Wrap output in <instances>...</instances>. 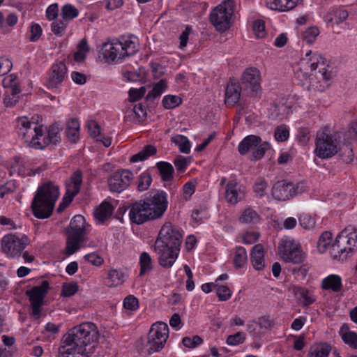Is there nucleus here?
Wrapping results in <instances>:
<instances>
[{"label":"nucleus","mask_w":357,"mask_h":357,"mask_svg":"<svg viewBox=\"0 0 357 357\" xmlns=\"http://www.w3.org/2000/svg\"><path fill=\"white\" fill-rule=\"evenodd\" d=\"M98 332L94 324L82 323L71 328L65 334L58 349V357H89L91 354L88 347L98 339Z\"/></svg>","instance_id":"f257e3e1"},{"label":"nucleus","mask_w":357,"mask_h":357,"mask_svg":"<svg viewBox=\"0 0 357 357\" xmlns=\"http://www.w3.org/2000/svg\"><path fill=\"white\" fill-rule=\"evenodd\" d=\"M311 53V51L307 52L305 56H309ZM298 66L295 77L302 86L314 91H323L328 87L326 82L332 78L333 73L321 56L314 54L309 59L302 58Z\"/></svg>","instance_id":"f03ea898"},{"label":"nucleus","mask_w":357,"mask_h":357,"mask_svg":"<svg viewBox=\"0 0 357 357\" xmlns=\"http://www.w3.org/2000/svg\"><path fill=\"white\" fill-rule=\"evenodd\" d=\"M168 206L167 195L164 191L130 204L126 211L131 223L142 225L161 218Z\"/></svg>","instance_id":"7ed1b4c3"},{"label":"nucleus","mask_w":357,"mask_h":357,"mask_svg":"<svg viewBox=\"0 0 357 357\" xmlns=\"http://www.w3.org/2000/svg\"><path fill=\"white\" fill-rule=\"evenodd\" d=\"M19 135L29 147L36 149H43L50 144H56L60 142V128L55 124L50 126L44 135L43 125L30 121L27 117L17 119Z\"/></svg>","instance_id":"20e7f679"},{"label":"nucleus","mask_w":357,"mask_h":357,"mask_svg":"<svg viewBox=\"0 0 357 357\" xmlns=\"http://www.w3.org/2000/svg\"><path fill=\"white\" fill-rule=\"evenodd\" d=\"M182 235L170 222H166L155 240L154 250L158 255L159 264L166 268L172 266L180 250Z\"/></svg>","instance_id":"39448f33"},{"label":"nucleus","mask_w":357,"mask_h":357,"mask_svg":"<svg viewBox=\"0 0 357 357\" xmlns=\"http://www.w3.org/2000/svg\"><path fill=\"white\" fill-rule=\"evenodd\" d=\"M59 196V187L50 181L38 187L31 202L33 215L38 219L50 218Z\"/></svg>","instance_id":"423d86ee"},{"label":"nucleus","mask_w":357,"mask_h":357,"mask_svg":"<svg viewBox=\"0 0 357 357\" xmlns=\"http://www.w3.org/2000/svg\"><path fill=\"white\" fill-rule=\"evenodd\" d=\"M102 54L107 60L114 61L132 56L138 51V39L136 37L121 38L112 43L103 44Z\"/></svg>","instance_id":"0eeeda50"},{"label":"nucleus","mask_w":357,"mask_h":357,"mask_svg":"<svg viewBox=\"0 0 357 357\" xmlns=\"http://www.w3.org/2000/svg\"><path fill=\"white\" fill-rule=\"evenodd\" d=\"M86 221L81 215H75L67 229V239L64 253L70 256L79 250L81 244L85 242Z\"/></svg>","instance_id":"6e6552de"},{"label":"nucleus","mask_w":357,"mask_h":357,"mask_svg":"<svg viewBox=\"0 0 357 357\" xmlns=\"http://www.w3.org/2000/svg\"><path fill=\"white\" fill-rule=\"evenodd\" d=\"M234 1L227 0L211 11L210 22L217 31L224 32L230 28L231 18L234 14Z\"/></svg>","instance_id":"1a4fd4ad"},{"label":"nucleus","mask_w":357,"mask_h":357,"mask_svg":"<svg viewBox=\"0 0 357 357\" xmlns=\"http://www.w3.org/2000/svg\"><path fill=\"white\" fill-rule=\"evenodd\" d=\"M168 337L169 328L166 323L160 321L153 324L148 333V353L151 354L163 349Z\"/></svg>","instance_id":"9d476101"},{"label":"nucleus","mask_w":357,"mask_h":357,"mask_svg":"<svg viewBox=\"0 0 357 357\" xmlns=\"http://www.w3.org/2000/svg\"><path fill=\"white\" fill-rule=\"evenodd\" d=\"M49 288L48 281L43 280L40 285L35 286L26 291V295L29 297L32 310L31 315L36 319L40 317L41 307L44 303V298L48 292Z\"/></svg>","instance_id":"9b49d317"},{"label":"nucleus","mask_w":357,"mask_h":357,"mask_svg":"<svg viewBox=\"0 0 357 357\" xmlns=\"http://www.w3.org/2000/svg\"><path fill=\"white\" fill-rule=\"evenodd\" d=\"M338 142L332 135L318 133L316 139V155L321 158H328L338 151Z\"/></svg>","instance_id":"f8f14e48"},{"label":"nucleus","mask_w":357,"mask_h":357,"mask_svg":"<svg viewBox=\"0 0 357 357\" xmlns=\"http://www.w3.org/2000/svg\"><path fill=\"white\" fill-rule=\"evenodd\" d=\"M261 73L259 70L255 67L246 68L241 77V85L243 88V92L247 96H254L261 89Z\"/></svg>","instance_id":"ddd939ff"},{"label":"nucleus","mask_w":357,"mask_h":357,"mask_svg":"<svg viewBox=\"0 0 357 357\" xmlns=\"http://www.w3.org/2000/svg\"><path fill=\"white\" fill-rule=\"evenodd\" d=\"M281 258L285 262L301 264L305 259V253L301 245L294 241H284L278 246Z\"/></svg>","instance_id":"4468645a"},{"label":"nucleus","mask_w":357,"mask_h":357,"mask_svg":"<svg viewBox=\"0 0 357 357\" xmlns=\"http://www.w3.org/2000/svg\"><path fill=\"white\" fill-rule=\"evenodd\" d=\"M29 243V238L25 235L19 237L15 234H8L1 240L2 251L11 257L20 256Z\"/></svg>","instance_id":"2eb2a0df"},{"label":"nucleus","mask_w":357,"mask_h":357,"mask_svg":"<svg viewBox=\"0 0 357 357\" xmlns=\"http://www.w3.org/2000/svg\"><path fill=\"white\" fill-rule=\"evenodd\" d=\"M134 176L128 169H120L113 172L107 180L109 189L113 192H121L130 184Z\"/></svg>","instance_id":"dca6fc26"},{"label":"nucleus","mask_w":357,"mask_h":357,"mask_svg":"<svg viewBox=\"0 0 357 357\" xmlns=\"http://www.w3.org/2000/svg\"><path fill=\"white\" fill-rule=\"evenodd\" d=\"M67 74V67L64 62L59 61L51 67L46 86L48 89H57L64 80Z\"/></svg>","instance_id":"f3484780"},{"label":"nucleus","mask_w":357,"mask_h":357,"mask_svg":"<svg viewBox=\"0 0 357 357\" xmlns=\"http://www.w3.org/2000/svg\"><path fill=\"white\" fill-rule=\"evenodd\" d=\"M346 233L347 231H342L332 244L331 255L334 259L343 260L347 258L349 253L354 251L353 247L349 245V242L347 241Z\"/></svg>","instance_id":"a211bd4d"},{"label":"nucleus","mask_w":357,"mask_h":357,"mask_svg":"<svg viewBox=\"0 0 357 357\" xmlns=\"http://www.w3.org/2000/svg\"><path fill=\"white\" fill-rule=\"evenodd\" d=\"M82 183V173L80 170L75 171L66 181V192L63 197V201L68 206L74 197L79 193Z\"/></svg>","instance_id":"6ab92c4d"},{"label":"nucleus","mask_w":357,"mask_h":357,"mask_svg":"<svg viewBox=\"0 0 357 357\" xmlns=\"http://www.w3.org/2000/svg\"><path fill=\"white\" fill-rule=\"evenodd\" d=\"M297 193L294 184L284 181H278L272 188V195L278 200L284 201L293 197Z\"/></svg>","instance_id":"aec40b11"},{"label":"nucleus","mask_w":357,"mask_h":357,"mask_svg":"<svg viewBox=\"0 0 357 357\" xmlns=\"http://www.w3.org/2000/svg\"><path fill=\"white\" fill-rule=\"evenodd\" d=\"M244 197L243 192L238 190V183L236 181H229L225 186V198L231 204H236Z\"/></svg>","instance_id":"412c9836"},{"label":"nucleus","mask_w":357,"mask_h":357,"mask_svg":"<svg viewBox=\"0 0 357 357\" xmlns=\"http://www.w3.org/2000/svg\"><path fill=\"white\" fill-rule=\"evenodd\" d=\"M241 91L243 88L240 84L229 82L225 91V104L231 106L236 105L240 99Z\"/></svg>","instance_id":"4be33fe9"},{"label":"nucleus","mask_w":357,"mask_h":357,"mask_svg":"<svg viewBox=\"0 0 357 357\" xmlns=\"http://www.w3.org/2000/svg\"><path fill=\"white\" fill-rule=\"evenodd\" d=\"M292 292L304 307L310 306L316 301L314 295L305 287L294 286Z\"/></svg>","instance_id":"5701e85b"},{"label":"nucleus","mask_w":357,"mask_h":357,"mask_svg":"<svg viewBox=\"0 0 357 357\" xmlns=\"http://www.w3.org/2000/svg\"><path fill=\"white\" fill-rule=\"evenodd\" d=\"M250 261L256 270L260 271L265 267L264 250L261 244H257L252 248Z\"/></svg>","instance_id":"b1692460"},{"label":"nucleus","mask_w":357,"mask_h":357,"mask_svg":"<svg viewBox=\"0 0 357 357\" xmlns=\"http://www.w3.org/2000/svg\"><path fill=\"white\" fill-rule=\"evenodd\" d=\"M321 287L324 290L339 292L342 289V278L338 275H329L322 280Z\"/></svg>","instance_id":"393cba45"},{"label":"nucleus","mask_w":357,"mask_h":357,"mask_svg":"<svg viewBox=\"0 0 357 357\" xmlns=\"http://www.w3.org/2000/svg\"><path fill=\"white\" fill-rule=\"evenodd\" d=\"M261 138L259 136L250 135L245 137L238 144V150L241 155H245L250 150L252 151L257 146V144L261 142Z\"/></svg>","instance_id":"a878e982"},{"label":"nucleus","mask_w":357,"mask_h":357,"mask_svg":"<svg viewBox=\"0 0 357 357\" xmlns=\"http://www.w3.org/2000/svg\"><path fill=\"white\" fill-rule=\"evenodd\" d=\"M349 13L347 10L340 8H334L327 13L325 20L327 23L339 24L346 20Z\"/></svg>","instance_id":"bb28decb"},{"label":"nucleus","mask_w":357,"mask_h":357,"mask_svg":"<svg viewBox=\"0 0 357 357\" xmlns=\"http://www.w3.org/2000/svg\"><path fill=\"white\" fill-rule=\"evenodd\" d=\"M79 122L77 119H71L67 122L66 135L70 142H77L79 137Z\"/></svg>","instance_id":"cd10ccee"},{"label":"nucleus","mask_w":357,"mask_h":357,"mask_svg":"<svg viewBox=\"0 0 357 357\" xmlns=\"http://www.w3.org/2000/svg\"><path fill=\"white\" fill-rule=\"evenodd\" d=\"M331 345L327 342H320L312 345L309 351V357H328Z\"/></svg>","instance_id":"c85d7f7f"},{"label":"nucleus","mask_w":357,"mask_h":357,"mask_svg":"<svg viewBox=\"0 0 357 357\" xmlns=\"http://www.w3.org/2000/svg\"><path fill=\"white\" fill-rule=\"evenodd\" d=\"M114 211L112 205L109 202H104L94 211V216L96 220L103 222L109 218Z\"/></svg>","instance_id":"c756f323"},{"label":"nucleus","mask_w":357,"mask_h":357,"mask_svg":"<svg viewBox=\"0 0 357 357\" xmlns=\"http://www.w3.org/2000/svg\"><path fill=\"white\" fill-rule=\"evenodd\" d=\"M299 0H271L268 3L270 8L280 11H288L294 8Z\"/></svg>","instance_id":"7c9ffc66"},{"label":"nucleus","mask_w":357,"mask_h":357,"mask_svg":"<svg viewBox=\"0 0 357 357\" xmlns=\"http://www.w3.org/2000/svg\"><path fill=\"white\" fill-rule=\"evenodd\" d=\"M161 178L164 181H169L173 179L174 169L173 166L167 162H158L156 163Z\"/></svg>","instance_id":"2f4dec72"},{"label":"nucleus","mask_w":357,"mask_h":357,"mask_svg":"<svg viewBox=\"0 0 357 357\" xmlns=\"http://www.w3.org/2000/svg\"><path fill=\"white\" fill-rule=\"evenodd\" d=\"M157 153L155 146L151 144H147L144 146L142 149L137 153L133 155L130 161L131 162H135L137 161H143L149 158L151 155H154Z\"/></svg>","instance_id":"473e14b6"},{"label":"nucleus","mask_w":357,"mask_h":357,"mask_svg":"<svg viewBox=\"0 0 357 357\" xmlns=\"http://www.w3.org/2000/svg\"><path fill=\"white\" fill-rule=\"evenodd\" d=\"M21 88L5 90L3 93V104L7 107H14L20 99Z\"/></svg>","instance_id":"72a5a7b5"},{"label":"nucleus","mask_w":357,"mask_h":357,"mask_svg":"<svg viewBox=\"0 0 357 357\" xmlns=\"http://www.w3.org/2000/svg\"><path fill=\"white\" fill-rule=\"evenodd\" d=\"M124 282V273L116 269L111 270L108 273V277L105 284L112 287L123 284Z\"/></svg>","instance_id":"f704fd0d"},{"label":"nucleus","mask_w":357,"mask_h":357,"mask_svg":"<svg viewBox=\"0 0 357 357\" xmlns=\"http://www.w3.org/2000/svg\"><path fill=\"white\" fill-rule=\"evenodd\" d=\"M248 261V255L243 247L238 246L235 248L233 262L236 268H242Z\"/></svg>","instance_id":"c9c22d12"},{"label":"nucleus","mask_w":357,"mask_h":357,"mask_svg":"<svg viewBox=\"0 0 357 357\" xmlns=\"http://www.w3.org/2000/svg\"><path fill=\"white\" fill-rule=\"evenodd\" d=\"M239 220L245 224H255L259 220V215L252 208H246L243 212Z\"/></svg>","instance_id":"e433bc0d"},{"label":"nucleus","mask_w":357,"mask_h":357,"mask_svg":"<svg viewBox=\"0 0 357 357\" xmlns=\"http://www.w3.org/2000/svg\"><path fill=\"white\" fill-rule=\"evenodd\" d=\"M172 142L179 147L181 152L184 153H190V143L186 137L178 135L172 137Z\"/></svg>","instance_id":"4c0bfd02"},{"label":"nucleus","mask_w":357,"mask_h":357,"mask_svg":"<svg viewBox=\"0 0 357 357\" xmlns=\"http://www.w3.org/2000/svg\"><path fill=\"white\" fill-rule=\"evenodd\" d=\"M166 87L167 84L165 81L164 79L160 80L158 82L153 85L152 90L150 91L149 93L146 95V100H150L160 96L162 94V93L165 91Z\"/></svg>","instance_id":"58836bf2"},{"label":"nucleus","mask_w":357,"mask_h":357,"mask_svg":"<svg viewBox=\"0 0 357 357\" xmlns=\"http://www.w3.org/2000/svg\"><path fill=\"white\" fill-rule=\"evenodd\" d=\"M332 238V233L329 231L321 234L317 242V248L320 252L323 253L326 250L327 247L331 243Z\"/></svg>","instance_id":"ea45409f"},{"label":"nucleus","mask_w":357,"mask_h":357,"mask_svg":"<svg viewBox=\"0 0 357 357\" xmlns=\"http://www.w3.org/2000/svg\"><path fill=\"white\" fill-rule=\"evenodd\" d=\"M139 263L141 268L139 275H143L146 272L150 271L152 269V260L147 252H144L141 254Z\"/></svg>","instance_id":"a19ab883"},{"label":"nucleus","mask_w":357,"mask_h":357,"mask_svg":"<svg viewBox=\"0 0 357 357\" xmlns=\"http://www.w3.org/2000/svg\"><path fill=\"white\" fill-rule=\"evenodd\" d=\"M271 149V145L269 143L264 142H260V144H257V146L255 147L252 153V160H259L261 159L265 153Z\"/></svg>","instance_id":"79ce46f5"},{"label":"nucleus","mask_w":357,"mask_h":357,"mask_svg":"<svg viewBox=\"0 0 357 357\" xmlns=\"http://www.w3.org/2000/svg\"><path fill=\"white\" fill-rule=\"evenodd\" d=\"M152 182V178L149 172H144L138 177L137 190L144 191L149 189Z\"/></svg>","instance_id":"37998d69"},{"label":"nucleus","mask_w":357,"mask_h":357,"mask_svg":"<svg viewBox=\"0 0 357 357\" xmlns=\"http://www.w3.org/2000/svg\"><path fill=\"white\" fill-rule=\"evenodd\" d=\"M2 85L5 90L20 88V82L15 74H10L3 79Z\"/></svg>","instance_id":"c03bdc74"},{"label":"nucleus","mask_w":357,"mask_h":357,"mask_svg":"<svg viewBox=\"0 0 357 357\" xmlns=\"http://www.w3.org/2000/svg\"><path fill=\"white\" fill-rule=\"evenodd\" d=\"M342 231H347V241L349 242V245L353 247V250L357 249V229L352 226L347 227Z\"/></svg>","instance_id":"a18cd8bd"},{"label":"nucleus","mask_w":357,"mask_h":357,"mask_svg":"<svg viewBox=\"0 0 357 357\" xmlns=\"http://www.w3.org/2000/svg\"><path fill=\"white\" fill-rule=\"evenodd\" d=\"M182 102V100L177 96L167 95L162 99V105L165 109H173Z\"/></svg>","instance_id":"49530a36"},{"label":"nucleus","mask_w":357,"mask_h":357,"mask_svg":"<svg viewBox=\"0 0 357 357\" xmlns=\"http://www.w3.org/2000/svg\"><path fill=\"white\" fill-rule=\"evenodd\" d=\"M79 11L74 6L66 4L61 9V16L65 20H71L78 15Z\"/></svg>","instance_id":"de8ad7c7"},{"label":"nucleus","mask_w":357,"mask_h":357,"mask_svg":"<svg viewBox=\"0 0 357 357\" xmlns=\"http://www.w3.org/2000/svg\"><path fill=\"white\" fill-rule=\"evenodd\" d=\"M343 342L351 348L357 349V333L354 331H348L342 335Z\"/></svg>","instance_id":"09e8293b"},{"label":"nucleus","mask_w":357,"mask_h":357,"mask_svg":"<svg viewBox=\"0 0 357 357\" xmlns=\"http://www.w3.org/2000/svg\"><path fill=\"white\" fill-rule=\"evenodd\" d=\"M245 341V335L243 332H237L227 337L226 342L228 345L236 346L243 344Z\"/></svg>","instance_id":"8fccbe9b"},{"label":"nucleus","mask_w":357,"mask_h":357,"mask_svg":"<svg viewBox=\"0 0 357 357\" xmlns=\"http://www.w3.org/2000/svg\"><path fill=\"white\" fill-rule=\"evenodd\" d=\"M319 34V30L316 26H310L306 29L303 33V39L307 43H312L317 36Z\"/></svg>","instance_id":"3c124183"},{"label":"nucleus","mask_w":357,"mask_h":357,"mask_svg":"<svg viewBox=\"0 0 357 357\" xmlns=\"http://www.w3.org/2000/svg\"><path fill=\"white\" fill-rule=\"evenodd\" d=\"M252 29L255 36L259 38H263L266 35L265 22L262 20L255 21L253 23Z\"/></svg>","instance_id":"603ef678"},{"label":"nucleus","mask_w":357,"mask_h":357,"mask_svg":"<svg viewBox=\"0 0 357 357\" xmlns=\"http://www.w3.org/2000/svg\"><path fill=\"white\" fill-rule=\"evenodd\" d=\"M274 136L278 142H285L289 136V130L284 126H278L275 130Z\"/></svg>","instance_id":"864d4df0"},{"label":"nucleus","mask_w":357,"mask_h":357,"mask_svg":"<svg viewBox=\"0 0 357 357\" xmlns=\"http://www.w3.org/2000/svg\"><path fill=\"white\" fill-rule=\"evenodd\" d=\"M216 294L221 301H226L231 296V291L227 286L220 285L216 287Z\"/></svg>","instance_id":"5fc2aeb1"},{"label":"nucleus","mask_w":357,"mask_h":357,"mask_svg":"<svg viewBox=\"0 0 357 357\" xmlns=\"http://www.w3.org/2000/svg\"><path fill=\"white\" fill-rule=\"evenodd\" d=\"M78 290L77 283H64L62 286L61 295L63 297H70L74 295Z\"/></svg>","instance_id":"6e6d98bb"},{"label":"nucleus","mask_w":357,"mask_h":357,"mask_svg":"<svg viewBox=\"0 0 357 357\" xmlns=\"http://www.w3.org/2000/svg\"><path fill=\"white\" fill-rule=\"evenodd\" d=\"M203 342V339L199 335H194L192 338L185 337L182 340L183 344L188 348H195Z\"/></svg>","instance_id":"4d7b16f0"},{"label":"nucleus","mask_w":357,"mask_h":357,"mask_svg":"<svg viewBox=\"0 0 357 357\" xmlns=\"http://www.w3.org/2000/svg\"><path fill=\"white\" fill-rule=\"evenodd\" d=\"M340 156L344 162L347 164L351 163L354 158V153L352 148H351L349 145L344 146L341 149Z\"/></svg>","instance_id":"13d9d810"},{"label":"nucleus","mask_w":357,"mask_h":357,"mask_svg":"<svg viewBox=\"0 0 357 357\" xmlns=\"http://www.w3.org/2000/svg\"><path fill=\"white\" fill-rule=\"evenodd\" d=\"M257 322L261 330V333L269 331L273 326V321L269 316H262L258 319Z\"/></svg>","instance_id":"bf43d9fd"},{"label":"nucleus","mask_w":357,"mask_h":357,"mask_svg":"<svg viewBox=\"0 0 357 357\" xmlns=\"http://www.w3.org/2000/svg\"><path fill=\"white\" fill-rule=\"evenodd\" d=\"M146 90L144 86H142L139 89L131 88L129 91V99L131 102H135L142 98Z\"/></svg>","instance_id":"052dcab7"},{"label":"nucleus","mask_w":357,"mask_h":357,"mask_svg":"<svg viewBox=\"0 0 357 357\" xmlns=\"http://www.w3.org/2000/svg\"><path fill=\"white\" fill-rule=\"evenodd\" d=\"M123 307L129 310H135L138 308V299L132 295L128 296L123 301Z\"/></svg>","instance_id":"680f3d73"},{"label":"nucleus","mask_w":357,"mask_h":357,"mask_svg":"<svg viewBox=\"0 0 357 357\" xmlns=\"http://www.w3.org/2000/svg\"><path fill=\"white\" fill-rule=\"evenodd\" d=\"M67 24L61 20L53 22L51 24L52 31L56 36H61L66 29Z\"/></svg>","instance_id":"e2e57ef3"},{"label":"nucleus","mask_w":357,"mask_h":357,"mask_svg":"<svg viewBox=\"0 0 357 357\" xmlns=\"http://www.w3.org/2000/svg\"><path fill=\"white\" fill-rule=\"evenodd\" d=\"M87 127L89 130V135L93 138H97L100 137V127L98 123L93 120L89 121L87 123Z\"/></svg>","instance_id":"0e129e2a"},{"label":"nucleus","mask_w":357,"mask_h":357,"mask_svg":"<svg viewBox=\"0 0 357 357\" xmlns=\"http://www.w3.org/2000/svg\"><path fill=\"white\" fill-rule=\"evenodd\" d=\"M16 189L14 181H9L0 186V198H3L6 194L13 192Z\"/></svg>","instance_id":"69168bd1"},{"label":"nucleus","mask_w":357,"mask_h":357,"mask_svg":"<svg viewBox=\"0 0 357 357\" xmlns=\"http://www.w3.org/2000/svg\"><path fill=\"white\" fill-rule=\"evenodd\" d=\"M84 259L91 264L99 266H101L104 261L102 257L96 252H91L84 256Z\"/></svg>","instance_id":"338daca9"},{"label":"nucleus","mask_w":357,"mask_h":357,"mask_svg":"<svg viewBox=\"0 0 357 357\" xmlns=\"http://www.w3.org/2000/svg\"><path fill=\"white\" fill-rule=\"evenodd\" d=\"M30 32L31 35L29 37V40L31 42H35L38 40L41 36L43 30L41 26L38 24H33L31 26Z\"/></svg>","instance_id":"774afa93"}]
</instances>
